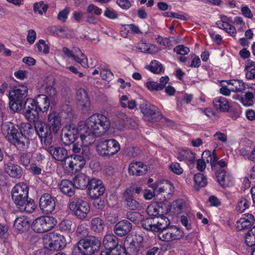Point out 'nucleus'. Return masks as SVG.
I'll use <instances>...</instances> for the list:
<instances>
[{
  "label": "nucleus",
  "mask_w": 255,
  "mask_h": 255,
  "mask_svg": "<svg viewBox=\"0 0 255 255\" xmlns=\"http://www.w3.org/2000/svg\"><path fill=\"white\" fill-rule=\"evenodd\" d=\"M110 121L105 116L95 114L91 116L85 122L81 121L79 123L80 129L83 128L91 129L97 136L103 135L110 127Z\"/></svg>",
  "instance_id": "f257e3e1"
},
{
  "label": "nucleus",
  "mask_w": 255,
  "mask_h": 255,
  "mask_svg": "<svg viewBox=\"0 0 255 255\" xmlns=\"http://www.w3.org/2000/svg\"><path fill=\"white\" fill-rule=\"evenodd\" d=\"M101 245V241L94 236L80 240L72 251L73 255H93L98 252Z\"/></svg>",
  "instance_id": "f03ea898"
},
{
  "label": "nucleus",
  "mask_w": 255,
  "mask_h": 255,
  "mask_svg": "<svg viewBox=\"0 0 255 255\" xmlns=\"http://www.w3.org/2000/svg\"><path fill=\"white\" fill-rule=\"evenodd\" d=\"M18 131L8 141L13 144L18 149L24 150L28 148L30 140L23 133L29 135L33 131L32 125L27 123H22L18 127Z\"/></svg>",
  "instance_id": "7ed1b4c3"
},
{
  "label": "nucleus",
  "mask_w": 255,
  "mask_h": 255,
  "mask_svg": "<svg viewBox=\"0 0 255 255\" xmlns=\"http://www.w3.org/2000/svg\"><path fill=\"white\" fill-rule=\"evenodd\" d=\"M96 149L98 153L101 156L110 158L120 150L121 145L119 142L115 139H101L96 146Z\"/></svg>",
  "instance_id": "20e7f679"
},
{
  "label": "nucleus",
  "mask_w": 255,
  "mask_h": 255,
  "mask_svg": "<svg viewBox=\"0 0 255 255\" xmlns=\"http://www.w3.org/2000/svg\"><path fill=\"white\" fill-rule=\"evenodd\" d=\"M170 220L164 216L149 217L141 221L142 226L146 230L159 233L168 227Z\"/></svg>",
  "instance_id": "39448f33"
},
{
  "label": "nucleus",
  "mask_w": 255,
  "mask_h": 255,
  "mask_svg": "<svg viewBox=\"0 0 255 255\" xmlns=\"http://www.w3.org/2000/svg\"><path fill=\"white\" fill-rule=\"evenodd\" d=\"M69 208L78 218L84 220L90 211L87 202L79 198H73L69 203Z\"/></svg>",
  "instance_id": "423d86ee"
},
{
  "label": "nucleus",
  "mask_w": 255,
  "mask_h": 255,
  "mask_svg": "<svg viewBox=\"0 0 255 255\" xmlns=\"http://www.w3.org/2000/svg\"><path fill=\"white\" fill-rule=\"evenodd\" d=\"M56 220L53 217L42 216L34 220L31 227L35 232L43 233L52 229L56 225Z\"/></svg>",
  "instance_id": "0eeeda50"
},
{
  "label": "nucleus",
  "mask_w": 255,
  "mask_h": 255,
  "mask_svg": "<svg viewBox=\"0 0 255 255\" xmlns=\"http://www.w3.org/2000/svg\"><path fill=\"white\" fill-rule=\"evenodd\" d=\"M34 129L41 141L49 145L53 141L52 131L45 122L38 120L34 123Z\"/></svg>",
  "instance_id": "6e6552de"
},
{
  "label": "nucleus",
  "mask_w": 255,
  "mask_h": 255,
  "mask_svg": "<svg viewBox=\"0 0 255 255\" xmlns=\"http://www.w3.org/2000/svg\"><path fill=\"white\" fill-rule=\"evenodd\" d=\"M139 109L145 120L155 122L160 120L162 118L158 108L146 101L143 100L142 101L139 105Z\"/></svg>",
  "instance_id": "1a4fd4ad"
},
{
  "label": "nucleus",
  "mask_w": 255,
  "mask_h": 255,
  "mask_svg": "<svg viewBox=\"0 0 255 255\" xmlns=\"http://www.w3.org/2000/svg\"><path fill=\"white\" fill-rule=\"evenodd\" d=\"M184 236L183 232L175 226H169L158 234L159 239L165 242H170L181 239Z\"/></svg>",
  "instance_id": "9d476101"
},
{
  "label": "nucleus",
  "mask_w": 255,
  "mask_h": 255,
  "mask_svg": "<svg viewBox=\"0 0 255 255\" xmlns=\"http://www.w3.org/2000/svg\"><path fill=\"white\" fill-rule=\"evenodd\" d=\"M28 186L24 183L16 184L11 191L12 199L17 206L28 198Z\"/></svg>",
  "instance_id": "9b49d317"
},
{
  "label": "nucleus",
  "mask_w": 255,
  "mask_h": 255,
  "mask_svg": "<svg viewBox=\"0 0 255 255\" xmlns=\"http://www.w3.org/2000/svg\"><path fill=\"white\" fill-rule=\"evenodd\" d=\"M79 127L76 128L74 125L65 126L61 132V139L65 145L73 143L79 136Z\"/></svg>",
  "instance_id": "f8f14e48"
},
{
  "label": "nucleus",
  "mask_w": 255,
  "mask_h": 255,
  "mask_svg": "<svg viewBox=\"0 0 255 255\" xmlns=\"http://www.w3.org/2000/svg\"><path fill=\"white\" fill-rule=\"evenodd\" d=\"M103 244L106 251L102 252H107L108 255H112V254L116 255H122L119 251L118 239L113 234L106 235L103 239Z\"/></svg>",
  "instance_id": "ddd939ff"
},
{
  "label": "nucleus",
  "mask_w": 255,
  "mask_h": 255,
  "mask_svg": "<svg viewBox=\"0 0 255 255\" xmlns=\"http://www.w3.org/2000/svg\"><path fill=\"white\" fill-rule=\"evenodd\" d=\"M106 188L102 180L93 178L91 180L88 188V194L92 198H98L102 195Z\"/></svg>",
  "instance_id": "4468645a"
},
{
  "label": "nucleus",
  "mask_w": 255,
  "mask_h": 255,
  "mask_svg": "<svg viewBox=\"0 0 255 255\" xmlns=\"http://www.w3.org/2000/svg\"><path fill=\"white\" fill-rule=\"evenodd\" d=\"M24 109L23 115L26 119L29 122H33L38 120L39 116L37 109L35 106L34 100L26 99L24 103Z\"/></svg>",
  "instance_id": "2eb2a0df"
},
{
  "label": "nucleus",
  "mask_w": 255,
  "mask_h": 255,
  "mask_svg": "<svg viewBox=\"0 0 255 255\" xmlns=\"http://www.w3.org/2000/svg\"><path fill=\"white\" fill-rule=\"evenodd\" d=\"M55 199L50 194H43L39 200V208L43 213L49 214L52 213L55 209Z\"/></svg>",
  "instance_id": "dca6fc26"
},
{
  "label": "nucleus",
  "mask_w": 255,
  "mask_h": 255,
  "mask_svg": "<svg viewBox=\"0 0 255 255\" xmlns=\"http://www.w3.org/2000/svg\"><path fill=\"white\" fill-rule=\"evenodd\" d=\"M76 97L79 107L84 113H88L91 104L87 92L84 89H80L77 91Z\"/></svg>",
  "instance_id": "f3484780"
},
{
  "label": "nucleus",
  "mask_w": 255,
  "mask_h": 255,
  "mask_svg": "<svg viewBox=\"0 0 255 255\" xmlns=\"http://www.w3.org/2000/svg\"><path fill=\"white\" fill-rule=\"evenodd\" d=\"M134 188L132 186L126 189L123 194V198L125 201V204L129 210H139L140 208V204L133 197Z\"/></svg>",
  "instance_id": "a211bd4d"
},
{
  "label": "nucleus",
  "mask_w": 255,
  "mask_h": 255,
  "mask_svg": "<svg viewBox=\"0 0 255 255\" xmlns=\"http://www.w3.org/2000/svg\"><path fill=\"white\" fill-rule=\"evenodd\" d=\"M49 238L47 247L50 251L60 250L65 246L64 237L61 235L56 233H50Z\"/></svg>",
  "instance_id": "6ab92c4d"
},
{
  "label": "nucleus",
  "mask_w": 255,
  "mask_h": 255,
  "mask_svg": "<svg viewBox=\"0 0 255 255\" xmlns=\"http://www.w3.org/2000/svg\"><path fill=\"white\" fill-rule=\"evenodd\" d=\"M45 149L52 157L57 161L65 162L69 157L67 150L63 147L52 145L46 147Z\"/></svg>",
  "instance_id": "aec40b11"
},
{
  "label": "nucleus",
  "mask_w": 255,
  "mask_h": 255,
  "mask_svg": "<svg viewBox=\"0 0 255 255\" xmlns=\"http://www.w3.org/2000/svg\"><path fill=\"white\" fill-rule=\"evenodd\" d=\"M86 160L84 157H81L80 155H75L67 158L65 161V165H67L72 172H76L80 170L85 165Z\"/></svg>",
  "instance_id": "412c9836"
},
{
  "label": "nucleus",
  "mask_w": 255,
  "mask_h": 255,
  "mask_svg": "<svg viewBox=\"0 0 255 255\" xmlns=\"http://www.w3.org/2000/svg\"><path fill=\"white\" fill-rule=\"evenodd\" d=\"M28 88L24 85L14 87L9 92V99L23 102L27 95Z\"/></svg>",
  "instance_id": "4be33fe9"
},
{
  "label": "nucleus",
  "mask_w": 255,
  "mask_h": 255,
  "mask_svg": "<svg viewBox=\"0 0 255 255\" xmlns=\"http://www.w3.org/2000/svg\"><path fill=\"white\" fill-rule=\"evenodd\" d=\"M216 176L219 184L223 188L230 187L233 185V178L230 174L223 169L218 170Z\"/></svg>",
  "instance_id": "5701e85b"
},
{
  "label": "nucleus",
  "mask_w": 255,
  "mask_h": 255,
  "mask_svg": "<svg viewBox=\"0 0 255 255\" xmlns=\"http://www.w3.org/2000/svg\"><path fill=\"white\" fill-rule=\"evenodd\" d=\"M47 125L53 133H57L61 128V119L59 114L55 111L50 112L48 115Z\"/></svg>",
  "instance_id": "b1692460"
},
{
  "label": "nucleus",
  "mask_w": 255,
  "mask_h": 255,
  "mask_svg": "<svg viewBox=\"0 0 255 255\" xmlns=\"http://www.w3.org/2000/svg\"><path fill=\"white\" fill-rule=\"evenodd\" d=\"M255 222V217L252 214H244L237 222V228L240 231L248 229L254 224Z\"/></svg>",
  "instance_id": "393cba45"
},
{
  "label": "nucleus",
  "mask_w": 255,
  "mask_h": 255,
  "mask_svg": "<svg viewBox=\"0 0 255 255\" xmlns=\"http://www.w3.org/2000/svg\"><path fill=\"white\" fill-rule=\"evenodd\" d=\"M132 228V225L127 220H122L118 222L115 226L114 231L119 237L127 235Z\"/></svg>",
  "instance_id": "a878e982"
},
{
  "label": "nucleus",
  "mask_w": 255,
  "mask_h": 255,
  "mask_svg": "<svg viewBox=\"0 0 255 255\" xmlns=\"http://www.w3.org/2000/svg\"><path fill=\"white\" fill-rule=\"evenodd\" d=\"M147 166L141 162L131 163L128 167V173L130 175L141 176L146 173Z\"/></svg>",
  "instance_id": "bb28decb"
},
{
  "label": "nucleus",
  "mask_w": 255,
  "mask_h": 255,
  "mask_svg": "<svg viewBox=\"0 0 255 255\" xmlns=\"http://www.w3.org/2000/svg\"><path fill=\"white\" fill-rule=\"evenodd\" d=\"M80 129V138L84 145L89 146L95 142L96 137L97 136L95 133L91 131V129L83 128Z\"/></svg>",
  "instance_id": "cd10ccee"
},
{
  "label": "nucleus",
  "mask_w": 255,
  "mask_h": 255,
  "mask_svg": "<svg viewBox=\"0 0 255 255\" xmlns=\"http://www.w3.org/2000/svg\"><path fill=\"white\" fill-rule=\"evenodd\" d=\"M90 181V178L87 175L80 173L74 177L73 183L76 188L84 190L88 186L89 187Z\"/></svg>",
  "instance_id": "c85d7f7f"
},
{
  "label": "nucleus",
  "mask_w": 255,
  "mask_h": 255,
  "mask_svg": "<svg viewBox=\"0 0 255 255\" xmlns=\"http://www.w3.org/2000/svg\"><path fill=\"white\" fill-rule=\"evenodd\" d=\"M17 127V126L11 122L3 123L1 127V133L8 140L18 131Z\"/></svg>",
  "instance_id": "c756f323"
},
{
  "label": "nucleus",
  "mask_w": 255,
  "mask_h": 255,
  "mask_svg": "<svg viewBox=\"0 0 255 255\" xmlns=\"http://www.w3.org/2000/svg\"><path fill=\"white\" fill-rule=\"evenodd\" d=\"M230 19L226 16H222L221 19L216 22L218 27L225 30L231 35L235 36L236 34V28L229 23Z\"/></svg>",
  "instance_id": "7c9ffc66"
},
{
  "label": "nucleus",
  "mask_w": 255,
  "mask_h": 255,
  "mask_svg": "<svg viewBox=\"0 0 255 255\" xmlns=\"http://www.w3.org/2000/svg\"><path fill=\"white\" fill-rule=\"evenodd\" d=\"M34 102L36 108L40 111L45 112L48 111L49 107V101L46 95H38L35 98Z\"/></svg>",
  "instance_id": "2f4dec72"
},
{
  "label": "nucleus",
  "mask_w": 255,
  "mask_h": 255,
  "mask_svg": "<svg viewBox=\"0 0 255 255\" xmlns=\"http://www.w3.org/2000/svg\"><path fill=\"white\" fill-rule=\"evenodd\" d=\"M61 192L69 197L73 196L75 194V186L73 182L69 180H63L59 185Z\"/></svg>",
  "instance_id": "473e14b6"
},
{
  "label": "nucleus",
  "mask_w": 255,
  "mask_h": 255,
  "mask_svg": "<svg viewBox=\"0 0 255 255\" xmlns=\"http://www.w3.org/2000/svg\"><path fill=\"white\" fill-rule=\"evenodd\" d=\"M214 108L218 111L222 112L228 111L230 106L227 100L223 97L216 98L213 102Z\"/></svg>",
  "instance_id": "72a5a7b5"
},
{
  "label": "nucleus",
  "mask_w": 255,
  "mask_h": 255,
  "mask_svg": "<svg viewBox=\"0 0 255 255\" xmlns=\"http://www.w3.org/2000/svg\"><path fill=\"white\" fill-rule=\"evenodd\" d=\"M177 158L180 161H184L193 163L194 162L195 156L194 153L191 150L182 149L178 151Z\"/></svg>",
  "instance_id": "f704fd0d"
},
{
  "label": "nucleus",
  "mask_w": 255,
  "mask_h": 255,
  "mask_svg": "<svg viewBox=\"0 0 255 255\" xmlns=\"http://www.w3.org/2000/svg\"><path fill=\"white\" fill-rule=\"evenodd\" d=\"M5 171L10 176L15 178H20L23 174L22 169L20 166L11 163L7 165Z\"/></svg>",
  "instance_id": "c9c22d12"
},
{
  "label": "nucleus",
  "mask_w": 255,
  "mask_h": 255,
  "mask_svg": "<svg viewBox=\"0 0 255 255\" xmlns=\"http://www.w3.org/2000/svg\"><path fill=\"white\" fill-rule=\"evenodd\" d=\"M174 191V187L172 183L167 180H163L159 183V187L155 188V192L161 193L166 192L168 194H171Z\"/></svg>",
  "instance_id": "e433bc0d"
},
{
  "label": "nucleus",
  "mask_w": 255,
  "mask_h": 255,
  "mask_svg": "<svg viewBox=\"0 0 255 255\" xmlns=\"http://www.w3.org/2000/svg\"><path fill=\"white\" fill-rule=\"evenodd\" d=\"M14 228L19 231H26L29 227V222L24 216L18 217L14 221Z\"/></svg>",
  "instance_id": "4c0bfd02"
},
{
  "label": "nucleus",
  "mask_w": 255,
  "mask_h": 255,
  "mask_svg": "<svg viewBox=\"0 0 255 255\" xmlns=\"http://www.w3.org/2000/svg\"><path fill=\"white\" fill-rule=\"evenodd\" d=\"M23 202V203H20L16 206L20 211L32 213L34 211L35 205L33 200L28 198L26 201Z\"/></svg>",
  "instance_id": "58836bf2"
},
{
  "label": "nucleus",
  "mask_w": 255,
  "mask_h": 255,
  "mask_svg": "<svg viewBox=\"0 0 255 255\" xmlns=\"http://www.w3.org/2000/svg\"><path fill=\"white\" fill-rule=\"evenodd\" d=\"M228 85H231L233 87L231 89V91L235 92H242L246 88V84L240 80H233L228 82Z\"/></svg>",
  "instance_id": "ea45409f"
},
{
  "label": "nucleus",
  "mask_w": 255,
  "mask_h": 255,
  "mask_svg": "<svg viewBox=\"0 0 255 255\" xmlns=\"http://www.w3.org/2000/svg\"><path fill=\"white\" fill-rule=\"evenodd\" d=\"M202 157L207 163H210L212 168L216 167V162L217 160V156L214 150L213 153L209 150H206L203 152Z\"/></svg>",
  "instance_id": "a19ab883"
},
{
  "label": "nucleus",
  "mask_w": 255,
  "mask_h": 255,
  "mask_svg": "<svg viewBox=\"0 0 255 255\" xmlns=\"http://www.w3.org/2000/svg\"><path fill=\"white\" fill-rule=\"evenodd\" d=\"M121 106L124 108H128L132 110L136 108L137 104L134 100L130 99L127 95H123L120 98Z\"/></svg>",
  "instance_id": "79ce46f5"
},
{
  "label": "nucleus",
  "mask_w": 255,
  "mask_h": 255,
  "mask_svg": "<svg viewBox=\"0 0 255 255\" xmlns=\"http://www.w3.org/2000/svg\"><path fill=\"white\" fill-rule=\"evenodd\" d=\"M105 225L103 221L100 218L93 219L91 222V228L95 232L100 233L104 229Z\"/></svg>",
  "instance_id": "37998d69"
},
{
  "label": "nucleus",
  "mask_w": 255,
  "mask_h": 255,
  "mask_svg": "<svg viewBox=\"0 0 255 255\" xmlns=\"http://www.w3.org/2000/svg\"><path fill=\"white\" fill-rule=\"evenodd\" d=\"M31 154L30 152H22L19 153L18 161L25 167L28 166L30 163Z\"/></svg>",
  "instance_id": "c03bdc74"
},
{
  "label": "nucleus",
  "mask_w": 255,
  "mask_h": 255,
  "mask_svg": "<svg viewBox=\"0 0 255 255\" xmlns=\"http://www.w3.org/2000/svg\"><path fill=\"white\" fill-rule=\"evenodd\" d=\"M194 181L195 183L200 187H205L207 184L206 177L201 173H198L194 175Z\"/></svg>",
  "instance_id": "a18cd8bd"
},
{
  "label": "nucleus",
  "mask_w": 255,
  "mask_h": 255,
  "mask_svg": "<svg viewBox=\"0 0 255 255\" xmlns=\"http://www.w3.org/2000/svg\"><path fill=\"white\" fill-rule=\"evenodd\" d=\"M72 222L71 220L66 219L63 220L59 225L60 230L64 232L69 233L72 229Z\"/></svg>",
  "instance_id": "49530a36"
},
{
  "label": "nucleus",
  "mask_w": 255,
  "mask_h": 255,
  "mask_svg": "<svg viewBox=\"0 0 255 255\" xmlns=\"http://www.w3.org/2000/svg\"><path fill=\"white\" fill-rule=\"evenodd\" d=\"M48 8V6L44 4L43 1L35 3L33 5V10L34 12H38L41 15L45 13Z\"/></svg>",
  "instance_id": "de8ad7c7"
},
{
  "label": "nucleus",
  "mask_w": 255,
  "mask_h": 255,
  "mask_svg": "<svg viewBox=\"0 0 255 255\" xmlns=\"http://www.w3.org/2000/svg\"><path fill=\"white\" fill-rule=\"evenodd\" d=\"M254 95L251 92H248L241 97V102L246 106H252L253 104Z\"/></svg>",
  "instance_id": "09e8293b"
},
{
  "label": "nucleus",
  "mask_w": 255,
  "mask_h": 255,
  "mask_svg": "<svg viewBox=\"0 0 255 255\" xmlns=\"http://www.w3.org/2000/svg\"><path fill=\"white\" fill-rule=\"evenodd\" d=\"M78 50L80 53V56L79 57L78 55H74L72 58L75 61L80 63L83 67L85 68L88 67L87 57L81 52L79 49Z\"/></svg>",
  "instance_id": "8fccbe9b"
},
{
  "label": "nucleus",
  "mask_w": 255,
  "mask_h": 255,
  "mask_svg": "<svg viewBox=\"0 0 255 255\" xmlns=\"http://www.w3.org/2000/svg\"><path fill=\"white\" fill-rule=\"evenodd\" d=\"M22 101H18L13 100V99H9V108L14 112H18L21 110L23 105Z\"/></svg>",
  "instance_id": "3c124183"
},
{
  "label": "nucleus",
  "mask_w": 255,
  "mask_h": 255,
  "mask_svg": "<svg viewBox=\"0 0 255 255\" xmlns=\"http://www.w3.org/2000/svg\"><path fill=\"white\" fill-rule=\"evenodd\" d=\"M249 207V205L247 200L245 198H241L237 203L236 210L238 212L242 213L245 211Z\"/></svg>",
  "instance_id": "603ef678"
},
{
  "label": "nucleus",
  "mask_w": 255,
  "mask_h": 255,
  "mask_svg": "<svg viewBox=\"0 0 255 255\" xmlns=\"http://www.w3.org/2000/svg\"><path fill=\"white\" fill-rule=\"evenodd\" d=\"M137 245V243L134 240L131 242L127 249V253L129 255H137L139 251V248Z\"/></svg>",
  "instance_id": "864d4df0"
},
{
  "label": "nucleus",
  "mask_w": 255,
  "mask_h": 255,
  "mask_svg": "<svg viewBox=\"0 0 255 255\" xmlns=\"http://www.w3.org/2000/svg\"><path fill=\"white\" fill-rule=\"evenodd\" d=\"M149 69L154 73H159L162 71V65L158 61L153 60L151 62Z\"/></svg>",
  "instance_id": "5fc2aeb1"
},
{
  "label": "nucleus",
  "mask_w": 255,
  "mask_h": 255,
  "mask_svg": "<svg viewBox=\"0 0 255 255\" xmlns=\"http://www.w3.org/2000/svg\"><path fill=\"white\" fill-rule=\"evenodd\" d=\"M36 46L40 52H42L44 54H48L49 52V47L43 39L39 40L38 42L36 44Z\"/></svg>",
  "instance_id": "6e6d98bb"
},
{
  "label": "nucleus",
  "mask_w": 255,
  "mask_h": 255,
  "mask_svg": "<svg viewBox=\"0 0 255 255\" xmlns=\"http://www.w3.org/2000/svg\"><path fill=\"white\" fill-rule=\"evenodd\" d=\"M101 78L106 81H111L114 77L113 73L109 69H101L100 70Z\"/></svg>",
  "instance_id": "4d7b16f0"
},
{
  "label": "nucleus",
  "mask_w": 255,
  "mask_h": 255,
  "mask_svg": "<svg viewBox=\"0 0 255 255\" xmlns=\"http://www.w3.org/2000/svg\"><path fill=\"white\" fill-rule=\"evenodd\" d=\"M104 15L109 19H115L118 18V14L116 10L111 8L107 7Z\"/></svg>",
  "instance_id": "13d9d810"
},
{
  "label": "nucleus",
  "mask_w": 255,
  "mask_h": 255,
  "mask_svg": "<svg viewBox=\"0 0 255 255\" xmlns=\"http://www.w3.org/2000/svg\"><path fill=\"white\" fill-rule=\"evenodd\" d=\"M245 242L247 246L253 247L255 245V236L249 231L246 235Z\"/></svg>",
  "instance_id": "bf43d9fd"
},
{
  "label": "nucleus",
  "mask_w": 255,
  "mask_h": 255,
  "mask_svg": "<svg viewBox=\"0 0 255 255\" xmlns=\"http://www.w3.org/2000/svg\"><path fill=\"white\" fill-rule=\"evenodd\" d=\"M169 168L171 171L177 175H180L183 172V170L181 167L180 164L177 162L171 163Z\"/></svg>",
  "instance_id": "052dcab7"
},
{
  "label": "nucleus",
  "mask_w": 255,
  "mask_h": 255,
  "mask_svg": "<svg viewBox=\"0 0 255 255\" xmlns=\"http://www.w3.org/2000/svg\"><path fill=\"white\" fill-rule=\"evenodd\" d=\"M146 86L150 91L162 90V87L159 86L158 83L156 82L148 81L146 83Z\"/></svg>",
  "instance_id": "680f3d73"
},
{
  "label": "nucleus",
  "mask_w": 255,
  "mask_h": 255,
  "mask_svg": "<svg viewBox=\"0 0 255 255\" xmlns=\"http://www.w3.org/2000/svg\"><path fill=\"white\" fill-rule=\"evenodd\" d=\"M69 12L70 8L66 7L58 13L57 15V18L59 20H61V21L64 22L66 21Z\"/></svg>",
  "instance_id": "e2e57ef3"
},
{
  "label": "nucleus",
  "mask_w": 255,
  "mask_h": 255,
  "mask_svg": "<svg viewBox=\"0 0 255 255\" xmlns=\"http://www.w3.org/2000/svg\"><path fill=\"white\" fill-rule=\"evenodd\" d=\"M174 51L176 52L178 54L186 55L189 53L190 50L187 47L182 45L176 46L174 48Z\"/></svg>",
  "instance_id": "0e129e2a"
},
{
  "label": "nucleus",
  "mask_w": 255,
  "mask_h": 255,
  "mask_svg": "<svg viewBox=\"0 0 255 255\" xmlns=\"http://www.w3.org/2000/svg\"><path fill=\"white\" fill-rule=\"evenodd\" d=\"M127 218L132 222H137L139 221L141 215L137 212H129L127 215Z\"/></svg>",
  "instance_id": "69168bd1"
},
{
  "label": "nucleus",
  "mask_w": 255,
  "mask_h": 255,
  "mask_svg": "<svg viewBox=\"0 0 255 255\" xmlns=\"http://www.w3.org/2000/svg\"><path fill=\"white\" fill-rule=\"evenodd\" d=\"M87 11L89 13H93L98 15L102 13V9L93 4H90L88 6Z\"/></svg>",
  "instance_id": "338daca9"
},
{
  "label": "nucleus",
  "mask_w": 255,
  "mask_h": 255,
  "mask_svg": "<svg viewBox=\"0 0 255 255\" xmlns=\"http://www.w3.org/2000/svg\"><path fill=\"white\" fill-rule=\"evenodd\" d=\"M146 212L151 217L158 216V211L154 205H149L146 209Z\"/></svg>",
  "instance_id": "774afa93"
}]
</instances>
